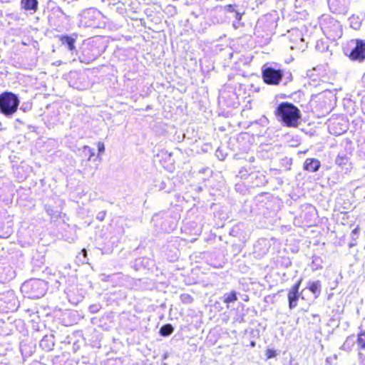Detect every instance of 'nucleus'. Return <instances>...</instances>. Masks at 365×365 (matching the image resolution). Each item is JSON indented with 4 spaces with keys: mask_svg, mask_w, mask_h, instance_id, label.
Listing matches in <instances>:
<instances>
[{
    "mask_svg": "<svg viewBox=\"0 0 365 365\" xmlns=\"http://www.w3.org/2000/svg\"><path fill=\"white\" fill-rule=\"evenodd\" d=\"M53 11L55 14H56L58 17L63 16L66 20L70 19V16L67 15L60 6H56L53 9Z\"/></svg>",
    "mask_w": 365,
    "mask_h": 365,
    "instance_id": "nucleus-20",
    "label": "nucleus"
},
{
    "mask_svg": "<svg viewBox=\"0 0 365 365\" xmlns=\"http://www.w3.org/2000/svg\"><path fill=\"white\" fill-rule=\"evenodd\" d=\"M153 263V260L147 257H140L135 260L133 267L135 270H139L141 268L148 267Z\"/></svg>",
    "mask_w": 365,
    "mask_h": 365,
    "instance_id": "nucleus-13",
    "label": "nucleus"
},
{
    "mask_svg": "<svg viewBox=\"0 0 365 365\" xmlns=\"http://www.w3.org/2000/svg\"><path fill=\"white\" fill-rule=\"evenodd\" d=\"M31 108H32V103L30 102L24 103L20 107V110H21L24 113H26V112L31 110Z\"/></svg>",
    "mask_w": 365,
    "mask_h": 365,
    "instance_id": "nucleus-25",
    "label": "nucleus"
},
{
    "mask_svg": "<svg viewBox=\"0 0 365 365\" xmlns=\"http://www.w3.org/2000/svg\"><path fill=\"white\" fill-rule=\"evenodd\" d=\"M2 15H3L2 11H0V16H2Z\"/></svg>",
    "mask_w": 365,
    "mask_h": 365,
    "instance_id": "nucleus-42",
    "label": "nucleus"
},
{
    "mask_svg": "<svg viewBox=\"0 0 365 365\" xmlns=\"http://www.w3.org/2000/svg\"><path fill=\"white\" fill-rule=\"evenodd\" d=\"M318 284H319V282H309L308 284V286L307 288L309 289V290L312 293V294H316L317 289H318Z\"/></svg>",
    "mask_w": 365,
    "mask_h": 365,
    "instance_id": "nucleus-23",
    "label": "nucleus"
},
{
    "mask_svg": "<svg viewBox=\"0 0 365 365\" xmlns=\"http://www.w3.org/2000/svg\"><path fill=\"white\" fill-rule=\"evenodd\" d=\"M254 160H255V158H254V157H251V158H250V161H252H252H254Z\"/></svg>",
    "mask_w": 365,
    "mask_h": 365,
    "instance_id": "nucleus-39",
    "label": "nucleus"
},
{
    "mask_svg": "<svg viewBox=\"0 0 365 365\" xmlns=\"http://www.w3.org/2000/svg\"><path fill=\"white\" fill-rule=\"evenodd\" d=\"M334 1H335V0H329V7L331 9L333 10V12H335V13L339 12L341 10V7H339V8L334 7Z\"/></svg>",
    "mask_w": 365,
    "mask_h": 365,
    "instance_id": "nucleus-28",
    "label": "nucleus"
},
{
    "mask_svg": "<svg viewBox=\"0 0 365 365\" xmlns=\"http://www.w3.org/2000/svg\"><path fill=\"white\" fill-rule=\"evenodd\" d=\"M54 336L53 335H46L40 341L39 346L45 351H50L53 349Z\"/></svg>",
    "mask_w": 365,
    "mask_h": 365,
    "instance_id": "nucleus-11",
    "label": "nucleus"
},
{
    "mask_svg": "<svg viewBox=\"0 0 365 365\" xmlns=\"http://www.w3.org/2000/svg\"><path fill=\"white\" fill-rule=\"evenodd\" d=\"M83 153L86 156L88 155V160H91V158L95 155V150L88 145H84L83 148Z\"/></svg>",
    "mask_w": 365,
    "mask_h": 365,
    "instance_id": "nucleus-18",
    "label": "nucleus"
},
{
    "mask_svg": "<svg viewBox=\"0 0 365 365\" xmlns=\"http://www.w3.org/2000/svg\"><path fill=\"white\" fill-rule=\"evenodd\" d=\"M356 344L359 350H365V329L361 330L357 334Z\"/></svg>",
    "mask_w": 365,
    "mask_h": 365,
    "instance_id": "nucleus-16",
    "label": "nucleus"
},
{
    "mask_svg": "<svg viewBox=\"0 0 365 365\" xmlns=\"http://www.w3.org/2000/svg\"><path fill=\"white\" fill-rule=\"evenodd\" d=\"M165 217H167L166 213L164 212H160L159 213L154 215L152 219L153 221L155 222L156 221L158 220V219H164Z\"/></svg>",
    "mask_w": 365,
    "mask_h": 365,
    "instance_id": "nucleus-27",
    "label": "nucleus"
},
{
    "mask_svg": "<svg viewBox=\"0 0 365 365\" xmlns=\"http://www.w3.org/2000/svg\"><path fill=\"white\" fill-rule=\"evenodd\" d=\"M45 210L48 215L51 217H58V212L56 210H54L53 207L51 205H45Z\"/></svg>",
    "mask_w": 365,
    "mask_h": 365,
    "instance_id": "nucleus-22",
    "label": "nucleus"
},
{
    "mask_svg": "<svg viewBox=\"0 0 365 365\" xmlns=\"http://www.w3.org/2000/svg\"><path fill=\"white\" fill-rule=\"evenodd\" d=\"M349 162V158L346 155H338L336 158V163L339 165H345Z\"/></svg>",
    "mask_w": 365,
    "mask_h": 365,
    "instance_id": "nucleus-19",
    "label": "nucleus"
},
{
    "mask_svg": "<svg viewBox=\"0 0 365 365\" xmlns=\"http://www.w3.org/2000/svg\"><path fill=\"white\" fill-rule=\"evenodd\" d=\"M300 284L301 281L299 280L294 285H293L289 291L287 297L289 302V308L290 309H293L297 306V302L299 298V289Z\"/></svg>",
    "mask_w": 365,
    "mask_h": 365,
    "instance_id": "nucleus-9",
    "label": "nucleus"
},
{
    "mask_svg": "<svg viewBox=\"0 0 365 365\" xmlns=\"http://www.w3.org/2000/svg\"><path fill=\"white\" fill-rule=\"evenodd\" d=\"M251 346H255V342L252 341V342H251Z\"/></svg>",
    "mask_w": 365,
    "mask_h": 365,
    "instance_id": "nucleus-40",
    "label": "nucleus"
},
{
    "mask_svg": "<svg viewBox=\"0 0 365 365\" xmlns=\"http://www.w3.org/2000/svg\"><path fill=\"white\" fill-rule=\"evenodd\" d=\"M363 82H364V84H365V75H364V77H363Z\"/></svg>",
    "mask_w": 365,
    "mask_h": 365,
    "instance_id": "nucleus-41",
    "label": "nucleus"
},
{
    "mask_svg": "<svg viewBox=\"0 0 365 365\" xmlns=\"http://www.w3.org/2000/svg\"><path fill=\"white\" fill-rule=\"evenodd\" d=\"M11 230H7L5 234L0 235L1 237L6 238L11 235Z\"/></svg>",
    "mask_w": 365,
    "mask_h": 365,
    "instance_id": "nucleus-34",
    "label": "nucleus"
},
{
    "mask_svg": "<svg viewBox=\"0 0 365 365\" xmlns=\"http://www.w3.org/2000/svg\"><path fill=\"white\" fill-rule=\"evenodd\" d=\"M106 215V211L99 212L96 215V219L98 220L99 221H103L105 219Z\"/></svg>",
    "mask_w": 365,
    "mask_h": 365,
    "instance_id": "nucleus-30",
    "label": "nucleus"
},
{
    "mask_svg": "<svg viewBox=\"0 0 365 365\" xmlns=\"http://www.w3.org/2000/svg\"><path fill=\"white\" fill-rule=\"evenodd\" d=\"M97 146H98V155L103 153L105 151L104 143L102 142H98Z\"/></svg>",
    "mask_w": 365,
    "mask_h": 365,
    "instance_id": "nucleus-29",
    "label": "nucleus"
},
{
    "mask_svg": "<svg viewBox=\"0 0 365 365\" xmlns=\"http://www.w3.org/2000/svg\"><path fill=\"white\" fill-rule=\"evenodd\" d=\"M237 299V293L235 291H231L229 293H225L223 296V302L227 304L232 302H235Z\"/></svg>",
    "mask_w": 365,
    "mask_h": 365,
    "instance_id": "nucleus-17",
    "label": "nucleus"
},
{
    "mask_svg": "<svg viewBox=\"0 0 365 365\" xmlns=\"http://www.w3.org/2000/svg\"><path fill=\"white\" fill-rule=\"evenodd\" d=\"M168 356H169L168 353V352H165V353L163 355V360L164 361V360L167 359H168Z\"/></svg>",
    "mask_w": 365,
    "mask_h": 365,
    "instance_id": "nucleus-36",
    "label": "nucleus"
},
{
    "mask_svg": "<svg viewBox=\"0 0 365 365\" xmlns=\"http://www.w3.org/2000/svg\"><path fill=\"white\" fill-rule=\"evenodd\" d=\"M329 132L334 135H340L346 131V125L339 118H332L328 120Z\"/></svg>",
    "mask_w": 365,
    "mask_h": 365,
    "instance_id": "nucleus-7",
    "label": "nucleus"
},
{
    "mask_svg": "<svg viewBox=\"0 0 365 365\" xmlns=\"http://www.w3.org/2000/svg\"><path fill=\"white\" fill-rule=\"evenodd\" d=\"M266 355L268 359L273 358L276 356V351L272 349H267Z\"/></svg>",
    "mask_w": 365,
    "mask_h": 365,
    "instance_id": "nucleus-32",
    "label": "nucleus"
},
{
    "mask_svg": "<svg viewBox=\"0 0 365 365\" xmlns=\"http://www.w3.org/2000/svg\"><path fill=\"white\" fill-rule=\"evenodd\" d=\"M277 120L287 127H297L301 118L299 109L289 102L280 103L275 109Z\"/></svg>",
    "mask_w": 365,
    "mask_h": 365,
    "instance_id": "nucleus-1",
    "label": "nucleus"
},
{
    "mask_svg": "<svg viewBox=\"0 0 365 365\" xmlns=\"http://www.w3.org/2000/svg\"><path fill=\"white\" fill-rule=\"evenodd\" d=\"M101 307L98 304H94L89 306L88 309L89 312L92 314H96L98 312V311L101 309Z\"/></svg>",
    "mask_w": 365,
    "mask_h": 365,
    "instance_id": "nucleus-26",
    "label": "nucleus"
},
{
    "mask_svg": "<svg viewBox=\"0 0 365 365\" xmlns=\"http://www.w3.org/2000/svg\"><path fill=\"white\" fill-rule=\"evenodd\" d=\"M180 300L184 304H190L193 301V298L189 294H182L180 295Z\"/></svg>",
    "mask_w": 365,
    "mask_h": 365,
    "instance_id": "nucleus-21",
    "label": "nucleus"
},
{
    "mask_svg": "<svg viewBox=\"0 0 365 365\" xmlns=\"http://www.w3.org/2000/svg\"><path fill=\"white\" fill-rule=\"evenodd\" d=\"M0 365H6L4 363H0Z\"/></svg>",
    "mask_w": 365,
    "mask_h": 365,
    "instance_id": "nucleus-43",
    "label": "nucleus"
},
{
    "mask_svg": "<svg viewBox=\"0 0 365 365\" xmlns=\"http://www.w3.org/2000/svg\"><path fill=\"white\" fill-rule=\"evenodd\" d=\"M161 229L164 230L165 232H170L173 228L171 227H167L165 226H162Z\"/></svg>",
    "mask_w": 365,
    "mask_h": 365,
    "instance_id": "nucleus-35",
    "label": "nucleus"
},
{
    "mask_svg": "<svg viewBox=\"0 0 365 365\" xmlns=\"http://www.w3.org/2000/svg\"><path fill=\"white\" fill-rule=\"evenodd\" d=\"M174 331V327L171 324H165L163 325L159 331V334L162 336H168Z\"/></svg>",
    "mask_w": 365,
    "mask_h": 365,
    "instance_id": "nucleus-15",
    "label": "nucleus"
},
{
    "mask_svg": "<svg viewBox=\"0 0 365 365\" xmlns=\"http://www.w3.org/2000/svg\"><path fill=\"white\" fill-rule=\"evenodd\" d=\"M289 33H290V41L292 43L290 45V48H298L299 43H302L304 40L301 32L298 29H292Z\"/></svg>",
    "mask_w": 365,
    "mask_h": 365,
    "instance_id": "nucleus-12",
    "label": "nucleus"
},
{
    "mask_svg": "<svg viewBox=\"0 0 365 365\" xmlns=\"http://www.w3.org/2000/svg\"><path fill=\"white\" fill-rule=\"evenodd\" d=\"M13 1V0H0V2L4 4V3H11Z\"/></svg>",
    "mask_w": 365,
    "mask_h": 365,
    "instance_id": "nucleus-37",
    "label": "nucleus"
},
{
    "mask_svg": "<svg viewBox=\"0 0 365 365\" xmlns=\"http://www.w3.org/2000/svg\"><path fill=\"white\" fill-rule=\"evenodd\" d=\"M354 346V342L351 339V336L346 338L345 342L343 344V347L344 349L350 350Z\"/></svg>",
    "mask_w": 365,
    "mask_h": 365,
    "instance_id": "nucleus-24",
    "label": "nucleus"
},
{
    "mask_svg": "<svg viewBox=\"0 0 365 365\" xmlns=\"http://www.w3.org/2000/svg\"><path fill=\"white\" fill-rule=\"evenodd\" d=\"M355 46L349 51H345V53L349 58L353 61L362 62L365 59V41L362 39L352 40Z\"/></svg>",
    "mask_w": 365,
    "mask_h": 365,
    "instance_id": "nucleus-6",
    "label": "nucleus"
},
{
    "mask_svg": "<svg viewBox=\"0 0 365 365\" xmlns=\"http://www.w3.org/2000/svg\"><path fill=\"white\" fill-rule=\"evenodd\" d=\"M235 18L238 20V21H240L241 19H242V14L235 11Z\"/></svg>",
    "mask_w": 365,
    "mask_h": 365,
    "instance_id": "nucleus-33",
    "label": "nucleus"
},
{
    "mask_svg": "<svg viewBox=\"0 0 365 365\" xmlns=\"http://www.w3.org/2000/svg\"><path fill=\"white\" fill-rule=\"evenodd\" d=\"M225 11H227V12H230V13H232V12H235L236 10H235V5H232V4H228V5H226L225 6Z\"/></svg>",
    "mask_w": 365,
    "mask_h": 365,
    "instance_id": "nucleus-31",
    "label": "nucleus"
},
{
    "mask_svg": "<svg viewBox=\"0 0 365 365\" xmlns=\"http://www.w3.org/2000/svg\"><path fill=\"white\" fill-rule=\"evenodd\" d=\"M77 38V34H73L71 35H61L59 36V41L62 46H64L67 49L73 54L76 51V42Z\"/></svg>",
    "mask_w": 365,
    "mask_h": 365,
    "instance_id": "nucleus-8",
    "label": "nucleus"
},
{
    "mask_svg": "<svg viewBox=\"0 0 365 365\" xmlns=\"http://www.w3.org/2000/svg\"><path fill=\"white\" fill-rule=\"evenodd\" d=\"M319 168V161L314 158L307 159L304 163V169L314 172Z\"/></svg>",
    "mask_w": 365,
    "mask_h": 365,
    "instance_id": "nucleus-14",
    "label": "nucleus"
},
{
    "mask_svg": "<svg viewBox=\"0 0 365 365\" xmlns=\"http://www.w3.org/2000/svg\"><path fill=\"white\" fill-rule=\"evenodd\" d=\"M262 75L265 83L277 86L279 85L282 81L284 76V71L264 65L262 67Z\"/></svg>",
    "mask_w": 365,
    "mask_h": 365,
    "instance_id": "nucleus-5",
    "label": "nucleus"
},
{
    "mask_svg": "<svg viewBox=\"0 0 365 365\" xmlns=\"http://www.w3.org/2000/svg\"><path fill=\"white\" fill-rule=\"evenodd\" d=\"M20 99L17 94L11 91H4L0 94V113L6 118H11L17 111Z\"/></svg>",
    "mask_w": 365,
    "mask_h": 365,
    "instance_id": "nucleus-2",
    "label": "nucleus"
},
{
    "mask_svg": "<svg viewBox=\"0 0 365 365\" xmlns=\"http://www.w3.org/2000/svg\"><path fill=\"white\" fill-rule=\"evenodd\" d=\"M307 83L305 87L311 93V103H317V98L319 93L318 92V86H319V73L317 67H314L307 72Z\"/></svg>",
    "mask_w": 365,
    "mask_h": 365,
    "instance_id": "nucleus-4",
    "label": "nucleus"
},
{
    "mask_svg": "<svg viewBox=\"0 0 365 365\" xmlns=\"http://www.w3.org/2000/svg\"><path fill=\"white\" fill-rule=\"evenodd\" d=\"M21 289L29 298L38 299L45 294L47 283L39 279H31L23 283Z\"/></svg>",
    "mask_w": 365,
    "mask_h": 365,
    "instance_id": "nucleus-3",
    "label": "nucleus"
},
{
    "mask_svg": "<svg viewBox=\"0 0 365 365\" xmlns=\"http://www.w3.org/2000/svg\"><path fill=\"white\" fill-rule=\"evenodd\" d=\"M21 9L29 11L30 14H34L38 9V1L21 0Z\"/></svg>",
    "mask_w": 365,
    "mask_h": 365,
    "instance_id": "nucleus-10",
    "label": "nucleus"
},
{
    "mask_svg": "<svg viewBox=\"0 0 365 365\" xmlns=\"http://www.w3.org/2000/svg\"><path fill=\"white\" fill-rule=\"evenodd\" d=\"M82 253H83V255L84 256L87 255V252H86V250L85 249H83V250H82Z\"/></svg>",
    "mask_w": 365,
    "mask_h": 365,
    "instance_id": "nucleus-38",
    "label": "nucleus"
}]
</instances>
